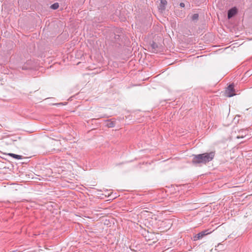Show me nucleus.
I'll list each match as a JSON object with an SVG mask.
<instances>
[{"label": "nucleus", "mask_w": 252, "mask_h": 252, "mask_svg": "<svg viewBox=\"0 0 252 252\" xmlns=\"http://www.w3.org/2000/svg\"><path fill=\"white\" fill-rule=\"evenodd\" d=\"M12 252H14V251H12Z\"/></svg>", "instance_id": "nucleus-14"}, {"label": "nucleus", "mask_w": 252, "mask_h": 252, "mask_svg": "<svg viewBox=\"0 0 252 252\" xmlns=\"http://www.w3.org/2000/svg\"><path fill=\"white\" fill-rule=\"evenodd\" d=\"M210 233H211V232H209V230H206L202 231L193 237V240L197 241L198 240L201 239L204 236L210 234Z\"/></svg>", "instance_id": "nucleus-3"}, {"label": "nucleus", "mask_w": 252, "mask_h": 252, "mask_svg": "<svg viewBox=\"0 0 252 252\" xmlns=\"http://www.w3.org/2000/svg\"><path fill=\"white\" fill-rule=\"evenodd\" d=\"M28 68H29L28 67H27V68H24V67H23V68H22V69H28Z\"/></svg>", "instance_id": "nucleus-13"}, {"label": "nucleus", "mask_w": 252, "mask_h": 252, "mask_svg": "<svg viewBox=\"0 0 252 252\" xmlns=\"http://www.w3.org/2000/svg\"><path fill=\"white\" fill-rule=\"evenodd\" d=\"M199 15L198 14H194L191 16V20L192 21H196L198 19Z\"/></svg>", "instance_id": "nucleus-10"}, {"label": "nucleus", "mask_w": 252, "mask_h": 252, "mask_svg": "<svg viewBox=\"0 0 252 252\" xmlns=\"http://www.w3.org/2000/svg\"><path fill=\"white\" fill-rule=\"evenodd\" d=\"M237 10L235 7L232 8L228 11L227 17L228 19H230L237 13Z\"/></svg>", "instance_id": "nucleus-4"}, {"label": "nucleus", "mask_w": 252, "mask_h": 252, "mask_svg": "<svg viewBox=\"0 0 252 252\" xmlns=\"http://www.w3.org/2000/svg\"><path fill=\"white\" fill-rule=\"evenodd\" d=\"M106 126L108 127H113L115 126V123L109 120H108L106 123Z\"/></svg>", "instance_id": "nucleus-8"}, {"label": "nucleus", "mask_w": 252, "mask_h": 252, "mask_svg": "<svg viewBox=\"0 0 252 252\" xmlns=\"http://www.w3.org/2000/svg\"><path fill=\"white\" fill-rule=\"evenodd\" d=\"M8 155L9 156L13 157V158L16 159H21L22 158V156L20 155H18L12 153H9Z\"/></svg>", "instance_id": "nucleus-7"}, {"label": "nucleus", "mask_w": 252, "mask_h": 252, "mask_svg": "<svg viewBox=\"0 0 252 252\" xmlns=\"http://www.w3.org/2000/svg\"><path fill=\"white\" fill-rule=\"evenodd\" d=\"M215 155V152L210 153H205L203 154L193 155L192 162L193 164H206L212 161L214 158Z\"/></svg>", "instance_id": "nucleus-1"}, {"label": "nucleus", "mask_w": 252, "mask_h": 252, "mask_svg": "<svg viewBox=\"0 0 252 252\" xmlns=\"http://www.w3.org/2000/svg\"><path fill=\"white\" fill-rule=\"evenodd\" d=\"M167 4V1L166 0H161L160 2L158 7L159 10L160 11H163L165 8V5Z\"/></svg>", "instance_id": "nucleus-5"}, {"label": "nucleus", "mask_w": 252, "mask_h": 252, "mask_svg": "<svg viewBox=\"0 0 252 252\" xmlns=\"http://www.w3.org/2000/svg\"><path fill=\"white\" fill-rule=\"evenodd\" d=\"M59 6V3L57 2L54 3L50 6V8L53 9H57Z\"/></svg>", "instance_id": "nucleus-9"}, {"label": "nucleus", "mask_w": 252, "mask_h": 252, "mask_svg": "<svg viewBox=\"0 0 252 252\" xmlns=\"http://www.w3.org/2000/svg\"><path fill=\"white\" fill-rule=\"evenodd\" d=\"M246 133H248L247 130H243L240 131V134L237 136V138H244L246 136Z\"/></svg>", "instance_id": "nucleus-6"}, {"label": "nucleus", "mask_w": 252, "mask_h": 252, "mask_svg": "<svg viewBox=\"0 0 252 252\" xmlns=\"http://www.w3.org/2000/svg\"><path fill=\"white\" fill-rule=\"evenodd\" d=\"M180 6L181 7H185V4L183 2H181L180 3Z\"/></svg>", "instance_id": "nucleus-12"}, {"label": "nucleus", "mask_w": 252, "mask_h": 252, "mask_svg": "<svg viewBox=\"0 0 252 252\" xmlns=\"http://www.w3.org/2000/svg\"><path fill=\"white\" fill-rule=\"evenodd\" d=\"M151 46L152 47V48L153 49H155L156 48H157L158 47L157 45L155 43H153L152 45H151Z\"/></svg>", "instance_id": "nucleus-11"}, {"label": "nucleus", "mask_w": 252, "mask_h": 252, "mask_svg": "<svg viewBox=\"0 0 252 252\" xmlns=\"http://www.w3.org/2000/svg\"><path fill=\"white\" fill-rule=\"evenodd\" d=\"M234 92L235 90L234 89L233 85L232 84H230L228 86L227 89L225 91V95L228 97L233 96L235 95Z\"/></svg>", "instance_id": "nucleus-2"}]
</instances>
